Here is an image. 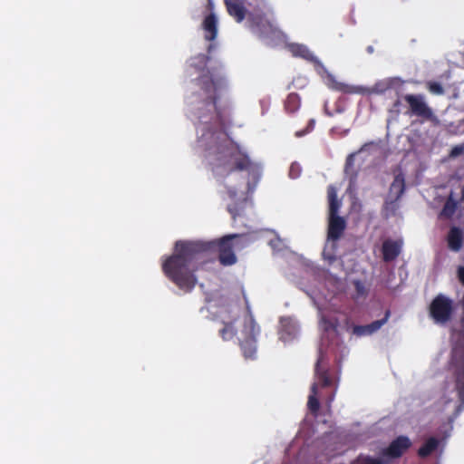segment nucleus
<instances>
[{"label":"nucleus","instance_id":"obj_1","mask_svg":"<svg viewBox=\"0 0 464 464\" xmlns=\"http://www.w3.org/2000/svg\"><path fill=\"white\" fill-rule=\"evenodd\" d=\"M237 234H230L216 240H178L172 255L162 262L164 275L179 289L190 292L198 283L195 273L214 260L212 255L218 251V260L223 266L237 262L234 239Z\"/></svg>","mask_w":464,"mask_h":464},{"label":"nucleus","instance_id":"obj_2","mask_svg":"<svg viewBox=\"0 0 464 464\" xmlns=\"http://www.w3.org/2000/svg\"><path fill=\"white\" fill-rule=\"evenodd\" d=\"M215 144L210 148L211 169L216 178L226 180L234 173L246 172L247 191L252 192L261 177L260 166L253 161L239 144L224 133H213Z\"/></svg>","mask_w":464,"mask_h":464},{"label":"nucleus","instance_id":"obj_3","mask_svg":"<svg viewBox=\"0 0 464 464\" xmlns=\"http://www.w3.org/2000/svg\"><path fill=\"white\" fill-rule=\"evenodd\" d=\"M197 84L201 91L204 107L208 111L213 112L215 123L224 128L226 121L222 112L217 106V102L220 98L222 92L227 89V82L223 74L220 72L207 70L197 79Z\"/></svg>","mask_w":464,"mask_h":464},{"label":"nucleus","instance_id":"obj_4","mask_svg":"<svg viewBox=\"0 0 464 464\" xmlns=\"http://www.w3.org/2000/svg\"><path fill=\"white\" fill-rule=\"evenodd\" d=\"M327 199H328V228L327 238L332 241H336L341 238L345 228L346 220L338 215L342 202L338 199L337 188L334 185L327 187Z\"/></svg>","mask_w":464,"mask_h":464},{"label":"nucleus","instance_id":"obj_5","mask_svg":"<svg viewBox=\"0 0 464 464\" xmlns=\"http://www.w3.org/2000/svg\"><path fill=\"white\" fill-rule=\"evenodd\" d=\"M260 329L256 324L252 314L246 316L244 320L243 329L241 330L239 345L246 359H254L256 353V335Z\"/></svg>","mask_w":464,"mask_h":464},{"label":"nucleus","instance_id":"obj_6","mask_svg":"<svg viewBox=\"0 0 464 464\" xmlns=\"http://www.w3.org/2000/svg\"><path fill=\"white\" fill-rule=\"evenodd\" d=\"M403 99L409 106L406 114L419 117L422 121H430L434 124L439 123L438 117L435 115L433 110L427 104L423 95L406 94Z\"/></svg>","mask_w":464,"mask_h":464},{"label":"nucleus","instance_id":"obj_7","mask_svg":"<svg viewBox=\"0 0 464 464\" xmlns=\"http://www.w3.org/2000/svg\"><path fill=\"white\" fill-rule=\"evenodd\" d=\"M453 311V301L442 294L437 295L429 305L430 316L440 324L448 323L451 319Z\"/></svg>","mask_w":464,"mask_h":464},{"label":"nucleus","instance_id":"obj_8","mask_svg":"<svg viewBox=\"0 0 464 464\" xmlns=\"http://www.w3.org/2000/svg\"><path fill=\"white\" fill-rule=\"evenodd\" d=\"M411 445L412 443L407 436L401 435L394 439L387 448L383 449L382 454L389 459H399Z\"/></svg>","mask_w":464,"mask_h":464},{"label":"nucleus","instance_id":"obj_9","mask_svg":"<svg viewBox=\"0 0 464 464\" xmlns=\"http://www.w3.org/2000/svg\"><path fill=\"white\" fill-rule=\"evenodd\" d=\"M335 90L343 93H362V94H382L391 88L390 82L381 81L376 82L372 88L364 90L362 88L351 86L345 83H336Z\"/></svg>","mask_w":464,"mask_h":464},{"label":"nucleus","instance_id":"obj_10","mask_svg":"<svg viewBox=\"0 0 464 464\" xmlns=\"http://www.w3.org/2000/svg\"><path fill=\"white\" fill-rule=\"evenodd\" d=\"M403 246V240L401 238L399 239H385L382 245V260L385 263H390L397 259V257L401 255Z\"/></svg>","mask_w":464,"mask_h":464},{"label":"nucleus","instance_id":"obj_11","mask_svg":"<svg viewBox=\"0 0 464 464\" xmlns=\"http://www.w3.org/2000/svg\"><path fill=\"white\" fill-rule=\"evenodd\" d=\"M298 325L293 319L286 317L280 320L279 340L284 343L293 342L298 334Z\"/></svg>","mask_w":464,"mask_h":464},{"label":"nucleus","instance_id":"obj_12","mask_svg":"<svg viewBox=\"0 0 464 464\" xmlns=\"http://www.w3.org/2000/svg\"><path fill=\"white\" fill-rule=\"evenodd\" d=\"M390 315L391 312L390 310H387L382 319L373 321L372 323L365 325H354L353 327V334L358 337L371 335L381 329V327L387 323Z\"/></svg>","mask_w":464,"mask_h":464},{"label":"nucleus","instance_id":"obj_13","mask_svg":"<svg viewBox=\"0 0 464 464\" xmlns=\"http://www.w3.org/2000/svg\"><path fill=\"white\" fill-rule=\"evenodd\" d=\"M225 6L230 16H232L236 22L241 23L246 15V9L244 4L239 0H224Z\"/></svg>","mask_w":464,"mask_h":464},{"label":"nucleus","instance_id":"obj_14","mask_svg":"<svg viewBox=\"0 0 464 464\" xmlns=\"http://www.w3.org/2000/svg\"><path fill=\"white\" fill-rule=\"evenodd\" d=\"M289 51L295 57H301L306 61L312 62L314 64L321 65L319 60L310 52V50L304 44H292L289 45Z\"/></svg>","mask_w":464,"mask_h":464},{"label":"nucleus","instance_id":"obj_15","mask_svg":"<svg viewBox=\"0 0 464 464\" xmlns=\"http://www.w3.org/2000/svg\"><path fill=\"white\" fill-rule=\"evenodd\" d=\"M203 30L207 41H214L218 35V20L214 14L207 15L203 21Z\"/></svg>","mask_w":464,"mask_h":464},{"label":"nucleus","instance_id":"obj_16","mask_svg":"<svg viewBox=\"0 0 464 464\" xmlns=\"http://www.w3.org/2000/svg\"><path fill=\"white\" fill-rule=\"evenodd\" d=\"M448 246L449 248L454 252L460 250L463 245V232L458 227H452L448 233Z\"/></svg>","mask_w":464,"mask_h":464},{"label":"nucleus","instance_id":"obj_17","mask_svg":"<svg viewBox=\"0 0 464 464\" xmlns=\"http://www.w3.org/2000/svg\"><path fill=\"white\" fill-rule=\"evenodd\" d=\"M405 190V179L402 173H399L394 177L390 187V194L394 195V201L399 200Z\"/></svg>","mask_w":464,"mask_h":464},{"label":"nucleus","instance_id":"obj_18","mask_svg":"<svg viewBox=\"0 0 464 464\" xmlns=\"http://www.w3.org/2000/svg\"><path fill=\"white\" fill-rule=\"evenodd\" d=\"M440 440L435 437H430L423 445L418 450V456L421 459L428 458L437 450Z\"/></svg>","mask_w":464,"mask_h":464},{"label":"nucleus","instance_id":"obj_19","mask_svg":"<svg viewBox=\"0 0 464 464\" xmlns=\"http://www.w3.org/2000/svg\"><path fill=\"white\" fill-rule=\"evenodd\" d=\"M458 208V202L453 198V192L451 191L440 212V217L450 219L453 217Z\"/></svg>","mask_w":464,"mask_h":464},{"label":"nucleus","instance_id":"obj_20","mask_svg":"<svg viewBox=\"0 0 464 464\" xmlns=\"http://www.w3.org/2000/svg\"><path fill=\"white\" fill-rule=\"evenodd\" d=\"M322 356H320L315 363V375L322 387H329L332 384V379L328 370L321 367Z\"/></svg>","mask_w":464,"mask_h":464},{"label":"nucleus","instance_id":"obj_21","mask_svg":"<svg viewBox=\"0 0 464 464\" xmlns=\"http://www.w3.org/2000/svg\"><path fill=\"white\" fill-rule=\"evenodd\" d=\"M308 409L310 411L314 414H317L320 403L319 400L317 398V384L313 383L311 387V394L308 397V402H307Z\"/></svg>","mask_w":464,"mask_h":464},{"label":"nucleus","instance_id":"obj_22","mask_svg":"<svg viewBox=\"0 0 464 464\" xmlns=\"http://www.w3.org/2000/svg\"><path fill=\"white\" fill-rule=\"evenodd\" d=\"M300 107V97L297 93L292 92L288 94L285 102V109L287 112L294 113Z\"/></svg>","mask_w":464,"mask_h":464},{"label":"nucleus","instance_id":"obj_23","mask_svg":"<svg viewBox=\"0 0 464 464\" xmlns=\"http://www.w3.org/2000/svg\"><path fill=\"white\" fill-rule=\"evenodd\" d=\"M236 334L232 323H226L222 329L219 330V334L224 341H228L234 337Z\"/></svg>","mask_w":464,"mask_h":464},{"label":"nucleus","instance_id":"obj_24","mask_svg":"<svg viewBox=\"0 0 464 464\" xmlns=\"http://www.w3.org/2000/svg\"><path fill=\"white\" fill-rule=\"evenodd\" d=\"M426 88L427 90L434 94V95H442L444 94V88L443 86L435 81H429L426 82Z\"/></svg>","mask_w":464,"mask_h":464},{"label":"nucleus","instance_id":"obj_25","mask_svg":"<svg viewBox=\"0 0 464 464\" xmlns=\"http://www.w3.org/2000/svg\"><path fill=\"white\" fill-rule=\"evenodd\" d=\"M356 464H388L386 461L372 457L360 455L356 459Z\"/></svg>","mask_w":464,"mask_h":464},{"label":"nucleus","instance_id":"obj_26","mask_svg":"<svg viewBox=\"0 0 464 464\" xmlns=\"http://www.w3.org/2000/svg\"><path fill=\"white\" fill-rule=\"evenodd\" d=\"M353 285L355 289V295L357 298L363 297L367 295V289L361 280H354Z\"/></svg>","mask_w":464,"mask_h":464},{"label":"nucleus","instance_id":"obj_27","mask_svg":"<svg viewBox=\"0 0 464 464\" xmlns=\"http://www.w3.org/2000/svg\"><path fill=\"white\" fill-rule=\"evenodd\" d=\"M314 125H315L314 120H313V119L310 120L308 124H307V126H306V128L304 130H303L296 131L295 132V136L296 137H302V136L309 133L310 131H312L314 130Z\"/></svg>","mask_w":464,"mask_h":464},{"label":"nucleus","instance_id":"obj_28","mask_svg":"<svg viewBox=\"0 0 464 464\" xmlns=\"http://www.w3.org/2000/svg\"><path fill=\"white\" fill-rule=\"evenodd\" d=\"M462 154H464V143L454 146L450 152V157L457 158Z\"/></svg>","mask_w":464,"mask_h":464},{"label":"nucleus","instance_id":"obj_29","mask_svg":"<svg viewBox=\"0 0 464 464\" xmlns=\"http://www.w3.org/2000/svg\"><path fill=\"white\" fill-rule=\"evenodd\" d=\"M353 165V155H349L346 159V161H345V167H344V171L345 173H349L350 172V169H352Z\"/></svg>","mask_w":464,"mask_h":464},{"label":"nucleus","instance_id":"obj_30","mask_svg":"<svg viewBox=\"0 0 464 464\" xmlns=\"http://www.w3.org/2000/svg\"><path fill=\"white\" fill-rule=\"evenodd\" d=\"M249 19L253 24H256L258 26L260 24V23H262L264 16L249 14Z\"/></svg>","mask_w":464,"mask_h":464},{"label":"nucleus","instance_id":"obj_31","mask_svg":"<svg viewBox=\"0 0 464 464\" xmlns=\"http://www.w3.org/2000/svg\"><path fill=\"white\" fill-rule=\"evenodd\" d=\"M227 211L231 214L232 218L236 219L237 216L238 215V210L236 206H228Z\"/></svg>","mask_w":464,"mask_h":464},{"label":"nucleus","instance_id":"obj_32","mask_svg":"<svg viewBox=\"0 0 464 464\" xmlns=\"http://www.w3.org/2000/svg\"><path fill=\"white\" fill-rule=\"evenodd\" d=\"M227 195H228L229 198L235 199L237 196V190L234 188L228 187L227 188Z\"/></svg>","mask_w":464,"mask_h":464},{"label":"nucleus","instance_id":"obj_33","mask_svg":"<svg viewBox=\"0 0 464 464\" xmlns=\"http://www.w3.org/2000/svg\"><path fill=\"white\" fill-rule=\"evenodd\" d=\"M198 119L200 120V121H201V122H203V123H208V121H210L213 119V117H210V118L208 119V118L207 116H205L204 114L199 113V114H198Z\"/></svg>","mask_w":464,"mask_h":464},{"label":"nucleus","instance_id":"obj_34","mask_svg":"<svg viewBox=\"0 0 464 464\" xmlns=\"http://www.w3.org/2000/svg\"><path fill=\"white\" fill-rule=\"evenodd\" d=\"M295 168H297L296 166H295L294 164L291 166L290 168V172H289V175L292 177V178H296L298 176V174H295V172H296V169Z\"/></svg>","mask_w":464,"mask_h":464},{"label":"nucleus","instance_id":"obj_35","mask_svg":"<svg viewBox=\"0 0 464 464\" xmlns=\"http://www.w3.org/2000/svg\"><path fill=\"white\" fill-rule=\"evenodd\" d=\"M401 105V101L398 99L393 103V111H398Z\"/></svg>","mask_w":464,"mask_h":464},{"label":"nucleus","instance_id":"obj_36","mask_svg":"<svg viewBox=\"0 0 464 464\" xmlns=\"http://www.w3.org/2000/svg\"><path fill=\"white\" fill-rule=\"evenodd\" d=\"M367 52H368L369 53H373V47H372V46H368V47H367Z\"/></svg>","mask_w":464,"mask_h":464},{"label":"nucleus","instance_id":"obj_37","mask_svg":"<svg viewBox=\"0 0 464 464\" xmlns=\"http://www.w3.org/2000/svg\"><path fill=\"white\" fill-rule=\"evenodd\" d=\"M212 47H213V45H212V44H210V45L208 46V52H210V50L212 49Z\"/></svg>","mask_w":464,"mask_h":464}]
</instances>
